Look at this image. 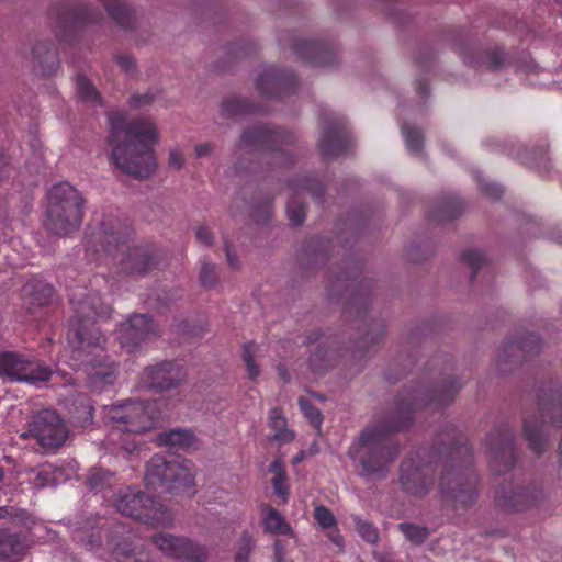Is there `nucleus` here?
Here are the masks:
<instances>
[{
  "mask_svg": "<svg viewBox=\"0 0 562 562\" xmlns=\"http://www.w3.org/2000/svg\"><path fill=\"white\" fill-rule=\"evenodd\" d=\"M282 543L281 541L277 540L274 542V551H276V559L278 562H281L282 561Z\"/></svg>",
  "mask_w": 562,
  "mask_h": 562,
  "instance_id": "obj_51",
  "label": "nucleus"
},
{
  "mask_svg": "<svg viewBox=\"0 0 562 562\" xmlns=\"http://www.w3.org/2000/svg\"><path fill=\"white\" fill-rule=\"evenodd\" d=\"M195 156L198 158L207 157L212 153V146L209 143L199 144L195 146Z\"/></svg>",
  "mask_w": 562,
  "mask_h": 562,
  "instance_id": "obj_47",
  "label": "nucleus"
},
{
  "mask_svg": "<svg viewBox=\"0 0 562 562\" xmlns=\"http://www.w3.org/2000/svg\"><path fill=\"white\" fill-rule=\"evenodd\" d=\"M525 436L529 442V446L536 452H540L544 447V440L536 426L526 422L524 426Z\"/></svg>",
  "mask_w": 562,
  "mask_h": 562,
  "instance_id": "obj_32",
  "label": "nucleus"
},
{
  "mask_svg": "<svg viewBox=\"0 0 562 562\" xmlns=\"http://www.w3.org/2000/svg\"><path fill=\"white\" fill-rule=\"evenodd\" d=\"M156 442L160 447H168L179 451L193 447L195 437L190 430L173 429L159 434Z\"/></svg>",
  "mask_w": 562,
  "mask_h": 562,
  "instance_id": "obj_16",
  "label": "nucleus"
},
{
  "mask_svg": "<svg viewBox=\"0 0 562 562\" xmlns=\"http://www.w3.org/2000/svg\"><path fill=\"white\" fill-rule=\"evenodd\" d=\"M270 471L273 474L272 486L274 494L280 497L283 503H286L289 498V488L285 484L286 474L282 464V460L276 459L270 465Z\"/></svg>",
  "mask_w": 562,
  "mask_h": 562,
  "instance_id": "obj_22",
  "label": "nucleus"
},
{
  "mask_svg": "<svg viewBox=\"0 0 562 562\" xmlns=\"http://www.w3.org/2000/svg\"><path fill=\"white\" fill-rule=\"evenodd\" d=\"M26 548L25 541L18 535L0 530V557L16 559Z\"/></svg>",
  "mask_w": 562,
  "mask_h": 562,
  "instance_id": "obj_19",
  "label": "nucleus"
},
{
  "mask_svg": "<svg viewBox=\"0 0 562 562\" xmlns=\"http://www.w3.org/2000/svg\"><path fill=\"white\" fill-rule=\"evenodd\" d=\"M78 403L79 406L76 407L74 419L79 426L86 427L92 420L93 407L86 395H80L78 398Z\"/></svg>",
  "mask_w": 562,
  "mask_h": 562,
  "instance_id": "obj_27",
  "label": "nucleus"
},
{
  "mask_svg": "<svg viewBox=\"0 0 562 562\" xmlns=\"http://www.w3.org/2000/svg\"><path fill=\"white\" fill-rule=\"evenodd\" d=\"M47 198L46 227L56 235L76 231L82 220L83 205L78 190L67 182H60L49 189Z\"/></svg>",
  "mask_w": 562,
  "mask_h": 562,
  "instance_id": "obj_4",
  "label": "nucleus"
},
{
  "mask_svg": "<svg viewBox=\"0 0 562 562\" xmlns=\"http://www.w3.org/2000/svg\"><path fill=\"white\" fill-rule=\"evenodd\" d=\"M116 63L126 72H130L135 68L134 60L128 55L117 56Z\"/></svg>",
  "mask_w": 562,
  "mask_h": 562,
  "instance_id": "obj_44",
  "label": "nucleus"
},
{
  "mask_svg": "<svg viewBox=\"0 0 562 562\" xmlns=\"http://www.w3.org/2000/svg\"><path fill=\"white\" fill-rule=\"evenodd\" d=\"M2 477H3V470H2V468H0V481L2 480Z\"/></svg>",
  "mask_w": 562,
  "mask_h": 562,
  "instance_id": "obj_57",
  "label": "nucleus"
},
{
  "mask_svg": "<svg viewBox=\"0 0 562 562\" xmlns=\"http://www.w3.org/2000/svg\"><path fill=\"white\" fill-rule=\"evenodd\" d=\"M155 334V326L146 315H134L119 329L121 346L128 352L136 349L143 341Z\"/></svg>",
  "mask_w": 562,
  "mask_h": 562,
  "instance_id": "obj_11",
  "label": "nucleus"
},
{
  "mask_svg": "<svg viewBox=\"0 0 562 562\" xmlns=\"http://www.w3.org/2000/svg\"><path fill=\"white\" fill-rule=\"evenodd\" d=\"M115 555H116V560H117L119 562H123V561L121 560V558H120V553H119V551H116V552H115Z\"/></svg>",
  "mask_w": 562,
  "mask_h": 562,
  "instance_id": "obj_56",
  "label": "nucleus"
},
{
  "mask_svg": "<svg viewBox=\"0 0 562 562\" xmlns=\"http://www.w3.org/2000/svg\"><path fill=\"white\" fill-rule=\"evenodd\" d=\"M168 165L170 168L179 170L184 165V154L179 147L171 148L168 156Z\"/></svg>",
  "mask_w": 562,
  "mask_h": 562,
  "instance_id": "obj_40",
  "label": "nucleus"
},
{
  "mask_svg": "<svg viewBox=\"0 0 562 562\" xmlns=\"http://www.w3.org/2000/svg\"><path fill=\"white\" fill-rule=\"evenodd\" d=\"M68 428L60 416L53 409L35 413L27 423V430L22 436L33 438L44 449H57L68 437Z\"/></svg>",
  "mask_w": 562,
  "mask_h": 562,
  "instance_id": "obj_7",
  "label": "nucleus"
},
{
  "mask_svg": "<svg viewBox=\"0 0 562 562\" xmlns=\"http://www.w3.org/2000/svg\"><path fill=\"white\" fill-rule=\"evenodd\" d=\"M156 99V94L151 91H147L142 94H134L131 97V105L136 109H143L150 105Z\"/></svg>",
  "mask_w": 562,
  "mask_h": 562,
  "instance_id": "obj_38",
  "label": "nucleus"
},
{
  "mask_svg": "<svg viewBox=\"0 0 562 562\" xmlns=\"http://www.w3.org/2000/svg\"><path fill=\"white\" fill-rule=\"evenodd\" d=\"M400 481L405 492L415 496L426 495L432 485L427 469L416 465L413 460L402 463Z\"/></svg>",
  "mask_w": 562,
  "mask_h": 562,
  "instance_id": "obj_12",
  "label": "nucleus"
},
{
  "mask_svg": "<svg viewBox=\"0 0 562 562\" xmlns=\"http://www.w3.org/2000/svg\"><path fill=\"white\" fill-rule=\"evenodd\" d=\"M9 167L3 157H0V182L9 176Z\"/></svg>",
  "mask_w": 562,
  "mask_h": 562,
  "instance_id": "obj_50",
  "label": "nucleus"
},
{
  "mask_svg": "<svg viewBox=\"0 0 562 562\" xmlns=\"http://www.w3.org/2000/svg\"><path fill=\"white\" fill-rule=\"evenodd\" d=\"M196 238L205 245H211L213 240L211 232L205 226L198 227Z\"/></svg>",
  "mask_w": 562,
  "mask_h": 562,
  "instance_id": "obj_46",
  "label": "nucleus"
},
{
  "mask_svg": "<svg viewBox=\"0 0 562 562\" xmlns=\"http://www.w3.org/2000/svg\"><path fill=\"white\" fill-rule=\"evenodd\" d=\"M226 255H227L228 263H229L232 267L237 266V260H236L235 258H233L232 254H231L228 250L226 251Z\"/></svg>",
  "mask_w": 562,
  "mask_h": 562,
  "instance_id": "obj_55",
  "label": "nucleus"
},
{
  "mask_svg": "<svg viewBox=\"0 0 562 562\" xmlns=\"http://www.w3.org/2000/svg\"><path fill=\"white\" fill-rule=\"evenodd\" d=\"M98 238L100 240H104L108 245H110L113 241L120 243V236L111 228L110 233L104 228L99 232Z\"/></svg>",
  "mask_w": 562,
  "mask_h": 562,
  "instance_id": "obj_45",
  "label": "nucleus"
},
{
  "mask_svg": "<svg viewBox=\"0 0 562 562\" xmlns=\"http://www.w3.org/2000/svg\"><path fill=\"white\" fill-rule=\"evenodd\" d=\"M71 304L75 316L70 321L68 342L74 358L83 364L90 386L102 389L104 384L113 382L115 368L104 355V338L94 327V317L108 315L111 308L101 301L98 293L74 296Z\"/></svg>",
  "mask_w": 562,
  "mask_h": 562,
  "instance_id": "obj_1",
  "label": "nucleus"
},
{
  "mask_svg": "<svg viewBox=\"0 0 562 562\" xmlns=\"http://www.w3.org/2000/svg\"><path fill=\"white\" fill-rule=\"evenodd\" d=\"M299 405L304 416L310 420V423L317 429H319L323 423V416L318 408L314 407L307 398L301 397L299 400Z\"/></svg>",
  "mask_w": 562,
  "mask_h": 562,
  "instance_id": "obj_31",
  "label": "nucleus"
},
{
  "mask_svg": "<svg viewBox=\"0 0 562 562\" xmlns=\"http://www.w3.org/2000/svg\"><path fill=\"white\" fill-rule=\"evenodd\" d=\"M262 356V349L260 346L249 342L246 344L243 348V359L246 363V369L248 376L251 379H256L259 373V367L257 366V360Z\"/></svg>",
  "mask_w": 562,
  "mask_h": 562,
  "instance_id": "obj_23",
  "label": "nucleus"
},
{
  "mask_svg": "<svg viewBox=\"0 0 562 562\" xmlns=\"http://www.w3.org/2000/svg\"><path fill=\"white\" fill-rule=\"evenodd\" d=\"M293 79L269 68L256 79V89L263 97H281L282 91L291 88Z\"/></svg>",
  "mask_w": 562,
  "mask_h": 562,
  "instance_id": "obj_14",
  "label": "nucleus"
},
{
  "mask_svg": "<svg viewBox=\"0 0 562 562\" xmlns=\"http://www.w3.org/2000/svg\"><path fill=\"white\" fill-rule=\"evenodd\" d=\"M104 418L113 427L111 440L115 432L142 434L153 429L161 417L157 403L126 402L103 408Z\"/></svg>",
  "mask_w": 562,
  "mask_h": 562,
  "instance_id": "obj_6",
  "label": "nucleus"
},
{
  "mask_svg": "<svg viewBox=\"0 0 562 562\" xmlns=\"http://www.w3.org/2000/svg\"><path fill=\"white\" fill-rule=\"evenodd\" d=\"M23 292L25 295L30 296V304L41 306L49 302L53 296L54 289L47 283L30 282L24 286Z\"/></svg>",
  "mask_w": 562,
  "mask_h": 562,
  "instance_id": "obj_20",
  "label": "nucleus"
},
{
  "mask_svg": "<svg viewBox=\"0 0 562 562\" xmlns=\"http://www.w3.org/2000/svg\"><path fill=\"white\" fill-rule=\"evenodd\" d=\"M195 468L190 460H167L154 456L147 464V485L162 487L177 494L192 496L195 493Z\"/></svg>",
  "mask_w": 562,
  "mask_h": 562,
  "instance_id": "obj_5",
  "label": "nucleus"
},
{
  "mask_svg": "<svg viewBox=\"0 0 562 562\" xmlns=\"http://www.w3.org/2000/svg\"><path fill=\"white\" fill-rule=\"evenodd\" d=\"M286 213L290 221L295 225H300L305 218L304 206L296 201H291L288 203Z\"/></svg>",
  "mask_w": 562,
  "mask_h": 562,
  "instance_id": "obj_37",
  "label": "nucleus"
},
{
  "mask_svg": "<svg viewBox=\"0 0 562 562\" xmlns=\"http://www.w3.org/2000/svg\"><path fill=\"white\" fill-rule=\"evenodd\" d=\"M215 267L209 263H203L200 270V280L204 285H211L215 282Z\"/></svg>",
  "mask_w": 562,
  "mask_h": 562,
  "instance_id": "obj_41",
  "label": "nucleus"
},
{
  "mask_svg": "<svg viewBox=\"0 0 562 562\" xmlns=\"http://www.w3.org/2000/svg\"><path fill=\"white\" fill-rule=\"evenodd\" d=\"M358 532L363 540L369 543H375L379 539L378 530L368 521L362 520L359 516L353 517Z\"/></svg>",
  "mask_w": 562,
  "mask_h": 562,
  "instance_id": "obj_33",
  "label": "nucleus"
},
{
  "mask_svg": "<svg viewBox=\"0 0 562 562\" xmlns=\"http://www.w3.org/2000/svg\"><path fill=\"white\" fill-rule=\"evenodd\" d=\"M111 474L105 470H95L90 473L88 483L92 490H102L110 481Z\"/></svg>",
  "mask_w": 562,
  "mask_h": 562,
  "instance_id": "obj_36",
  "label": "nucleus"
},
{
  "mask_svg": "<svg viewBox=\"0 0 562 562\" xmlns=\"http://www.w3.org/2000/svg\"><path fill=\"white\" fill-rule=\"evenodd\" d=\"M397 451V446L389 438L384 427L370 426L352 443L349 456L359 462L362 475L384 477Z\"/></svg>",
  "mask_w": 562,
  "mask_h": 562,
  "instance_id": "obj_3",
  "label": "nucleus"
},
{
  "mask_svg": "<svg viewBox=\"0 0 562 562\" xmlns=\"http://www.w3.org/2000/svg\"><path fill=\"white\" fill-rule=\"evenodd\" d=\"M305 458V453L303 451L299 452L294 458H293V463L294 464H297L299 462H301L303 459Z\"/></svg>",
  "mask_w": 562,
  "mask_h": 562,
  "instance_id": "obj_54",
  "label": "nucleus"
},
{
  "mask_svg": "<svg viewBox=\"0 0 562 562\" xmlns=\"http://www.w3.org/2000/svg\"><path fill=\"white\" fill-rule=\"evenodd\" d=\"M122 269L128 273H145L147 272L154 261L149 255L148 249L142 247L127 248L122 251Z\"/></svg>",
  "mask_w": 562,
  "mask_h": 562,
  "instance_id": "obj_15",
  "label": "nucleus"
},
{
  "mask_svg": "<svg viewBox=\"0 0 562 562\" xmlns=\"http://www.w3.org/2000/svg\"><path fill=\"white\" fill-rule=\"evenodd\" d=\"M153 541L161 552L181 562H201L205 558L204 548L187 538L160 533Z\"/></svg>",
  "mask_w": 562,
  "mask_h": 562,
  "instance_id": "obj_10",
  "label": "nucleus"
},
{
  "mask_svg": "<svg viewBox=\"0 0 562 562\" xmlns=\"http://www.w3.org/2000/svg\"><path fill=\"white\" fill-rule=\"evenodd\" d=\"M105 10L120 25L128 27L133 21V13L122 0H101Z\"/></svg>",
  "mask_w": 562,
  "mask_h": 562,
  "instance_id": "obj_21",
  "label": "nucleus"
},
{
  "mask_svg": "<svg viewBox=\"0 0 562 562\" xmlns=\"http://www.w3.org/2000/svg\"><path fill=\"white\" fill-rule=\"evenodd\" d=\"M314 518L322 528L335 527L337 522L334 514L325 506L315 508Z\"/></svg>",
  "mask_w": 562,
  "mask_h": 562,
  "instance_id": "obj_35",
  "label": "nucleus"
},
{
  "mask_svg": "<svg viewBox=\"0 0 562 562\" xmlns=\"http://www.w3.org/2000/svg\"><path fill=\"white\" fill-rule=\"evenodd\" d=\"M340 135L338 132L327 130L318 142V147L324 156H333L340 151Z\"/></svg>",
  "mask_w": 562,
  "mask_h": 562,
  "instance_id": "obj_24",
  "label": "nucleus"
},
{
  "mask_svg": "<svg viewBox=\"0 0 562 562\" xmlns=\"http://www.w3.org/2000/svg\"><path fill=\"white\" fill-rule=\"evenodd\" d=\"M239 104H240V102H239V101H229V102H226V103L224 104V110H225L226 112H231V111L233 110V108H235V106H237V105H239Z\"/></svg>",
  "mask_w": 562,
  "mask_h": 562,
  "instance_id": "obj_53",
  "label": "nucleus"
},
{
  "mask_svg": "<svg viewBox=\"0 0 562 562\" xmlns=\"http://www.w3.org/2000/svg\"><path fill=\"white\" fill-rule=\"evenodd\" d=\"M52 370L30 356L14 351L0 352V376L38 384L52 376Z\"/></svg>",
  "mask_w": 562,
  "mask_h": 562,
  "instance_id": "obj_9",
  "label": "nucleus"
},
{
  "mask_svg": "<svg viewBox=\"0 0 562 562\" xmlns=\"http://www.w3.org/2000/svg\"><path fill=\"white\" fill-rule=\"evenodd\" d=\"M420 393L417 392L415 393L411 398H409V402L406 403L405 405L409 408H419L422 406H424L425 404L420 403Z\"/></svg>",
  "mask_w": 562,
  "mask_h": 562,
  "instance_id": "obj_48",
  "label": "nucleus"
},
{
  "mask_svg": "<svg viewBox=\"0 0 562 562\" xmlns=\"http://www.w3.org/2000/svg\"><path fill=\"white\" fill-rule=\"evenodd\" d=\"M400 530L409 541L416 544H419L423 541H425L429 535L428 529L426 527L407 522L401 524Z\"/></svg>",
  "mask_w": 562,
  "mask_h": 562,
  "instance_id": "obj_28",
  "label": "nucleus"
},
{
  "mask_svg": "<svg viewBox=\"0 0 562 562\" xmlns=\"http://www.w3.org/2000/svg\"><path fill=\"white\" fill-rule=\"evenodd\" d=\"M262 528L265 532L271 535H288L293 536V529L285 520L283 515L271 506L265 505L262 507Z\"/></svg>",
  "mask_w": 562,
  "mask_h": 562,
  "instance_id": "obj_17",
  "label": "nucleus"
},
{
  "mask_svg": "<svg viewBox=\"0 0 562 562\" xmlns=\"http://www.w3.org/2000/svg\"><path fill=\"white\" fill-rule=\"evenodd\" d=\"M114 506L121 514L146 524L166 525L169 521L167 510L161 504H156L154 499L133 487L119 494Z\"/></svg>",
  "mask_w": 562,
  "mask_h": 562,
  "instance_id": "obj_8",
  "label": "nucleus"
},
{
  "mask_svg": "<svg viewBox=\"0 0 562 562\" xmlns=\"http://www.w3.org/2000/svg\"><path fill=\"white\" fill-rule=\"evenodd\" d=\"M121 447L125 448V450H130V448L126 447L124 443H121Z\"/></svg>",
  "mask_w": 562,
  "mask_h": 562,
  "instance_id": "obj_58",
  "label": "nucleus"
},
{
  "mask_svg": "<svg viewBox=\"0 0 562 562\" xmlns=\"http://www.w3.org/2000/svg\"><path fill=\"white\" fill-rule=\"evenodd\" d=\"M269 426L274 431L273 439L280 443H286L295 438L293 430L286 426V419L278 408H272L269 412Z\"/></svg>",
  "mask_w": 562,
  "mask_h": 562,
  "instance_id": "obj_18",
  "label": "nucleus"
},
{
  "mask_svg": "<svg viewBox=\"0 0 562 562\" xmlns=\"http://www.w3.org/2000/svg\"><path fill=\"white\" fill-rule=\"evenodd\" d=\"M31 520V517L26 515L25 510L16 509L13 507L2 506L0 507V522H20L22 525H27Z\"/></svg>",
  "mask_w": 562,
  "mask_h": 562,
  "instance_id": "obj_29",
  "label": "nucleus"
},
{
  "mask_svg": "<svg viewBox=\"0 0 562 562\" xmlns=\"http://www.w3.org/2000/svg\"><path fill=\"white\" fill-rule=\"evenodd\" d=\"M475 482H476V479L473 476L471 480V485H474ZM450 493H451V496L457 502H460V503H465L468 501L474 499V491H473L472 486H469L468 488L458 487L456 490H452Z\"/></svg>",
  "mask_w": 562,
  "mask_h": 562,
  "instance_id": "obj_39",
  "label": "nucleus"
},
{
  "mask_svg": "<svg viewBox=\"0 0 562 562\" xmlns=\"http://www.w3.org/2000/svg\"><path fill=\"white\" fill-rule=\"evenodd\" d=\"M329 539L333 543H335L337 547L342 548L344 547V539L342 536L338 531H333L329 533Z\"/></svg>",
  "mask_w": 562,
  "mask_h": 562,
  "instance_id": "obj_49",
  "label": "nucleus"
},
{
  "mask_svg": "<svg viewBox=\"0 0 562 562\" xmlns=\"http://www.w3.org/2000/svg\"><path fill=\"white\" fill-rule=\"evenodd\" d=\"M109 145L114 165L123 172L148 178L157 168L154 146L159 142L156 123L148 117L128 119L123 111L109 114Z\"/></svg>",
  "mask_w": 562,
  "mask_h": 562,
  "instance_id": "obj_2",
  "label": "nucleus"
},
{
  "mask_svg": "<svg viewBox=\"0 0 562 562\" xmlns=\"http://www.w3.org/2000/svg\"><path fill=\"white\" fill-rule=\"evenodd\" d=\"M241 139L246 145L265 144L274 140V132L263 126H257L246 131Z\"/></svg>",
  "mask_w": 562,
  "mask_h": 562,
  "instance_id": "obj_26",
  "label": "nucleus"
},
{
  "mask_svg": "<svg viewBox=\"0 0 562 562\" xmlns=\"http://www.w3.org/2000/svg\"><path fill=\"white\" fill-rule=\"evenodd\" d=\"M76 90L79 99L93 104L100 103V95L92 83L83 76L76 79Z\"/></svg>",
  "mask_w": 562,
  "mask_h": 562,
  "instance_id": "obj_25",
  "label": "nucleus"
},
{
  "mask_svg": "<svg viewBox=\"0 0 562 562\" xmlns=\"http://www.w3.org/2000/svg\"><path fill=\"white\" fill-rule=\"evenodd\" d=\"M485 193L493 196V198H496L498 196V194L501 193V190L494 186H487L485 189H484Z\"/></svg>",
  "mask_w": 562,
  "mask_h": 562,
  "instance_id": "obj_52",
  "label": "nucleus"
},
{
  "mask_svg": "<svg viewBox=\"0 0 562 562\" xmlns=\"http://www.w3.org/2000/svg\"><path fill=\"white\" fill-rule=\"evenodd\" d=\"M243 548L237 553L236 560L237 562H246L250 552V549L252 547V539L249 535H245L243 537Z\"/></svg>",
  "mask_w": 562,
  "mask_h": 562,
  "instance_id": "obj_43",
  "label": "nucleus"
},
{
  "mask_svg": "<svg viewBox=\"0 0 562 562\" xmlns=\"http://www.w3.org/2000/svg\"><path fill=\"white\" fill-rule=\"evenodd\" d=\"M59 477L57 476V471H53L49 468H45L38 471L34 477V485L36 487H45L49 485H55L58 482Z\"/></svg>",
  "mask_w": 562,
  "mask_h": 562,
  "instance_id": "obj_34",
  "label": "nucleus"
},
{
  "mask_svg": "<svg viewBox=\"0 0 562 562\" xmlns=\"http://www.w3.org/2000/svg\"><path fill=\"white\" fill-rule=\"evenodd\" d=\"M402 133L405 139L407 149L411 153L418 154L422 149L423 137L418 130L413 127L403 126Z\"/></svg>",
  "mask_w": 562,
  "mask_h": 562,
  "instance_id": "obj_30",
  "label": "nucleus"
},
{
  "mask_svg": "<svg viewBox=\"0 0 562 562\" xmlns=\"http://www.w3.org/2000/svg\"><path fill=\"white\" fill-rule=\"evenodd\" d=\"M463 260L471 267L476 268L483 262L484 258L479 250L471 249L463 254Z\"/></svg>",
  "mask_w": 562,
  "mask_h": 562,
  "instance_id": "obj_42",
  "label": "nucleus"
},
{
  "mask_svg": "<svg viewBox=\"0 0 562 562\" xmlns=\"http://www.w3.org/2000/svg\"><path fill=\"white\" fill-rule=\"evenodd\" d=\"M145 376L149 387L168 390L178 385L184 379V373L178 366L171 362H162L147 368Z\"/></svg>",
  "mask_w": 562,
  "mask_h": 562,
  "instance_id": "obj_13",
  "label": "nucleus"
}]
</instances>
